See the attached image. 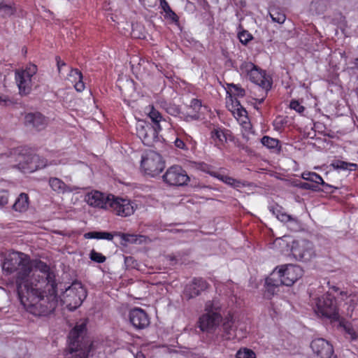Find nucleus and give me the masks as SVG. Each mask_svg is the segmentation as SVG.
<instances>
[{
  "instance_id": "nucleus-32",
  "label": "nucleus",
  "mask_w": 358,
  "mask_h": 358,
  "mask_svg": "<svg viewBox=\"0 0 358 358\" xmlns=\"http://www.w3.org/2000/svg\"><path fill=\"white\" fill-rule=\"evenodd\" d=\"M116 236L115 233H109L106 231H92L85 234L86 238H96V239H106L112 240Z\"/></svg>"
},
{
  "instance_id": "nucleus-37",
  "label": "nucleus",
  "mask_w": 358,
  "mask_h": 358,
  "mask_svg": "<svg viewBox=\"0 0 358 358\" xmlns=\"http://www.w3.org/2000/svg\"><path fill=\"white\" fill-rule=\"evenodd\" d=\"M334 292L337 293V296L336 297V300L338 301H343L345 303L347 301L348 299L349 298L350 294H348L345 291H341L338 287L332 286L330 287V292Z\"/></svg>"
},
{
  "instance_id": "nucleus-51",
  "label": "nucleus",
  "mask_w": 358,
  "mask_h": 358,
  "mask_svg": "<svg viewBox=\"0 0 358 358\" xmlns=\"http://www.w3.org/2000/svg\"><path fill=\"white\" fill-rule=\"evenodd\" d=\"M161 3H162V8H163L165 13L167 11H169V10H171L170 6H169V4L167 3V2L165 0H162Z\"/></svg>"
},
{
  "instance_id": "nucleus-6",
  "label": "nucleus",
  "mask_w": 358,
  "mask_h": 358,
  "mask_svg": "<svg viewBox=\"0 0 358 358\" xmlns=\"http://www.w3.org/2000/svg\"><path fill=\"white\" fill-rule=\"evenodd\" d=\"M276 243L282 248L286 246L287 252L289 250V247L284 239H278ZM290 251L296 259L305 262L309 261L315 255L313 243L306 240L294 241L292 242Z\"/></svg>"
},
{
  "instance_id": "nucleus-53",
  "label": "nucleus",
  "mask_w": 358,
  "mask_h": 358,
  "mask_svg": "<svg viewBox=\"0 0 358 358\" xmlns=\"http://www.w3.org/2000/svg\"><path fill=\"white\" fill-rule=\"evenodd\" d=\"M135 358H145V357L141 352H138L135 355Z\"/></svg>"
},
{
  "instance_id": "nucleus-54",
  "label": "nucleus",
  "mask_w": 358,
  "mask_h": 358,
  "mask_svg": "<svg viewBox=\"0 0 358 358\" xmlns=\"http://www.w3.org/2000/svg\"><path fill=\"white\" fill-rule=\"evenodd\" d=\"M303 187H304L305 188H308V189H310V188H315V185H310L308 183H304Z\"/></svg>"
},
{
  "instance_id": "nucleus-7",
  "label": "nucleus",
  "mask_w": 358,
  "mask_h": 358,
  "mask_svg": "<svg viewBox=\"0 0 358 358\" xmlns=\"http://www.w3.org/2000/svg\"><path fill=\"white\" fill-rule=\"evenodd\" d=\"M10 162H15L13 166L24 173H32L45 166L40 157L33 154H22L15 152L10 156Z\"/></svg>"
},
{
  "instance_id": "nucleus-46",
  "label": "nucleus",
  "mask_w": 358,
  "mask_h": 358,
  "mask_svg": "<svg viewBox=\"0 0 358 358\" xmlns=\"http://www.w3.org/2000/svg\"><path fill=\"white\" fill-rule=\"evenodd\" d=\"M290 108L299 113H303L305 109L297 101H291Z\"/></svg>"
},
{
  "instance_id": "nucleus-18",
  "label": "nucleus",
  "mask_w": 358,
  "mask_h": 358,
  "mask_svg": "<svg viewBox=\"0 0 358 358\" xmlns=\"http://www.w3.org/2000/svg\"><path fill=\"white\" fill-rule=\"evenodd\" d=\"M129 320L136 329H144L150 324L148 314L140 308H135L129 312Z\"/></svg>"
},
{
  "instance_id": "nucleus-26",
  "label": "nucleus",
  "mask_w": 358,
  "mask_h": 358,
  "mask_svg": "<svg viewBox=\"0 0 358 358\" xmlns=\"http://www.w3.org/2000/svg\"><path fill=\"white\" fill-rule=\"evenodd\" d=\"M72 83H75L74 87L78 92H83L85 90V84L83 82V75L77 69H72L69 73Z\"/></svg>"
},
{
  "instance_id": "nucleus-31",
  "label": "nucleus",
  "mask_w": 358,
  "mask_h": 358,
  "mask_svg": "<svg viewBox=\"0 0 358 358\" xmlns=\"http://www.w3.org/2000/svg\"><path fill=\"white\" fill-rule=\"evenodd\" d=\"M233 325H234V322H233L232 320H231V319L227 320L223 323V325H222V329L224 331L223 336L227 340L234 338V337L236 336V335L235 334L234 329L233 327Z\"/></svg>"
},
{
  "instance_id": "nucleus-43",
  "label": "nucleus",
  "mask_w": 358,
  "mask_h": 358,
  "mask_svg": "<svg viewBox=\"0 0 358 358\" xmlns=\"http://www.w3.org/2000/svg\"><path fill=\"white\" fill-rule=\"evenodd\" d=\"M9 201V193L7 191H0V208L6 206Z\"/></svg>"
},
{
  "instance_id": "nucleus-47",
  "label": "nucleus",
  "mask_w": 358,
  "mask_h": 358,
  "mask_svg": "<svg viewBox=\"0 0 358 358\" xmlns=\"http://www.w3.org/2000/svg\"><path fill=\"white\" fill-rule=\"evenodd\" d=\"M344 328L346 331V332L350 335L352 339H356L357 338V334L355 329L351 327L350 325H345Z\"/></svg>"
},
{
  "instance_id": "nucleus-40",
  "label": "nucleus",
  "mask_w": 358,
  "mask_h": 358,
  "mask_svg": "<svg viewBox=\"0 0 358 358\" xmlns=\"http://www.w3.org/2000/svg\"><path fill=\"white\" fill-rule=\"evenodd\" d=\"M236 358H255V354L250 350H239L236 353Z\"/></svg>"
},
{
  "instance_id": "nucleus-48",
  "label": "nucleus",
  "mask_w": 358,
  "mask_h": 358,
  "mask_svg": "<svg viewBox=\"0 0 358 358\" xmlns=\"http://www.w3.org/2000/svg\"><path fill=\"white\" fill-rule=\"evenodd\" d=\"M231 86L236 90L238 96H243L245 95V90L243 89L234 84H231Z\"/></svg>"
},
{
  "instance_id": "nucleus-8",
  "label": "nucleus",
  "mask_w": 358,
  "mask_h": 358,
  "mask_svg": "<svg viewBox=\"0 0 358 358\" xmlns=\"http://www.w3.org/2000/svg\"><path fill=\"white\" fill-rule=\"evenodd\" d=\"M86 296V291L81 283L76 282L63 292L61 301L69 310H73L82 304Z\"/></svg>"
},
{
  "instance_id": "nucleus-27",
  "label": "nucleus",
  "mask_w": 358,
  "mask_h": 358,
  "mask_svg": "<svg viewBox=\"0 0 358 358\" xmlns=\"http://www.w3.org/2000/svg\"><path fill=\"white\" fill-rule=\"evenodd\" d=\"M227 136L226 131L220 127H214L211 131V138L217 145L224 144L227 140Z\"/></svg>"
},
{
  "instance_id": "nucleus-19",
  "label": "nucleus",
  "mask_w": 358,
  "mask_h": 358,
  "mask_svg": "<svg viewBox=\"0 0 358 358\" xmlns=\"http://www.w3.org/2000/svg\"><path fill=\"white\" fill-rule=\"evenodd\" d=\"M221 321L220 313H205L199 319V327L202 331H210L217 327Z\"/></svg>"
},
{
  "instance_id": "nucleus-2",
  "label": "nucleus",
  "mask_w": 358,
  "mask_h": 358,
  "mask_svg": "<svg viewBox=\"0 0 358 358\" xmlns=\"http://www.w3.org/2000/svg\"><path fill=\"white\" fill-rule=\"evenodd\" d=\"M2 268L8 274L15 271L16 274V286L20 301L23 296V290H25L26 276L31 272L30 259L24 253L19 252H10L5 258L2 264Z\"/></svg>"
},
{
  "instance_id": "nucleus-9",
  "label": "nucleus",
  "mask_w": 358,
  "mask_h": 358,
  "mask_svg": "<svg viewBox=\"0 0 358 358\" xmlns=\"http://www.w3.org/2000/svg\"><path fill=\"white\" fill-rule=\"evenodd\" d=\"M141 167L145 174L155 177L162 173L165 165L159 153L150 150L145 152L142 156Z\"/></svg>"
},
{
  "instance_id": "nucleus-21",
  "label": "nucleus",
  "mask_w": 358,
  "mask_h": 358,
  "mask_svg": "<svg viewBox=\"0 0 358 358\" xmlns=\"http://www.w3.org/2000/svg\"><path fill=\"white\" fill-rule=\"evenodd\" d=\"M202 108L203 106L201 101L197 99H193L187 107V110L182 113L181 117H183L186 121L199 119Z\"/></svg>"
},
{
  "instance_id": "nucleus-3",
  "label": "nucleus",
  "mask_w": 358,
  "mask_h": 358,
  "mask_svg": "<svg viewBox=\"0 0 358 358\" xmlns=\"http://www.w3.org/2000/svg\"><path fill=\"white\" fill-rule=\"evenodd\" d=\"M303 274V269L297 265L284 264L277 266L266 280L268 286H291Z\"/></svg>"
},
{
  "instance_id": "nucleus-14",
  "label": "nucleus",
  "mask_w": 358,
  "mask_h": 358,
  "mask_svg": "<svg viewBox=\"0 0 358 358\" xmlns=\"http://www.w3.org/2000/svg\"><path fill=\"white\" fill-rule=\"evenodd\" d=\"M113 195L105 194L99 191H91L85 196V201L88 205L94 208H108Z\"/></svg>"
},
{
  "instance_id": "nucleus-28",
  "label": "nucleus",
  "mask_w": 358,
  "mask_h": 358,
  "mask_svg": "<svg viewBox=\"0 0 358 358\" xmlns=\"http://www.w3.org/2000/svg\"><path fill=\"white\" fill-rule=\"evenodd\" d=\"M270 210L273 213V215L276 216V218L279 222H288L295 221L294 218L283 212L282 208L279 206L271 207Z\"/></svg>"
},
{
  "instance_id": "nucleus-15",
  "label": "nucleus",
  "mask_w": 358,
  "mask_h": 358,
  "mask_svg": "<svg viewBox=\"0 0 358 358\" xmlns=\"http://www.w3.org/2000/svg\"><path fill=\"white\" fill-rule=\"evenodd\" d=\"M310 348L314 354L320 358H331L334 352L333 345L322 338L313 340Z\"/></svg>"
},
{
  "instance_id": "nucleus-45",
  "label": "nucleus",
  "mask_w": 358,
  "mask_h": 358,
  "mask_svg": "<svg viewBox=\"0 0 358 358\" xmlns=\"http://www.w3.org/2000/svg\"><path fill=\"white\" fill-rule=\"evenodd\" d=\"M164 17L169 20L171 22L176 23L178 21V16L172 10H169V11L165 13Z\"/></svg>"
},
{
  "instance_id": "nucleus-5",
  "label": "nucleus",
  "mask_w": 358,
  "mask_h": 358,
  "mask_svg": "<svg viewBox=\"0 0 358 358\" xmlns=\"http://www.w3.org/2000/svg\"><path fill=\"white\" fill-rule=\"evenodd\" d=\"M315 313L320 317L338 320L339 318L338 304L335 296L330 291L315 299Z\"/></svg>"
},
{
  "instance_id": "nucleus-24",
  "label": "nucleus",
  "mask_w": 358,
  "mask_h": 358,
  "mask_svg": "<svg viewBox=\"0 0 358 358\" xmlns=\"http://www.w3.org/2000/svg\"><path fill=\"white\" fill-rule=\"evenodd\" d=\"M211 176H213L215 178H217L220 181L223 182L224 183H225L234 188L238 189V188H241V187L245 186V183L244 182L236 180L235 178H233L229 177L226 175L213 172L211 173Z\"/></svg>"
},
{
  "instance_id": "nucleus-23",
  "label": "nucleus",
  "mask_w": 358,
  "mask_h": 358,
  "mask_svg": "<svg viewBox=\"0 0 358 358\" xmlns=\"http://www.w3.org/2000/svg\"><path fill=\"white\" fill-rule=\"evenodd\" d=\"M29 206V199L28 195L25 193H21L15 200L12 208L16 212L24 213L28 210Z\"/></svg>"
},
{
  "instance_id": "nucleus-10",
  "label": "nucleus",
  "mask_w": 358,
  "mask_h": 358,
  "mask_svg": "<svg viewBox=\"0 0 358 358\" xmlns=\"http://www.w3.org/2000/svg\"><path fill=\"white\" fill-rule=\"evenodd\" d=\"M36 65L30 64L25 69L15 72V80L20 94H28L31 90V78L36 73Z\"/></svg>"
},
{
  "instance_id": "nucleus-4",
  "label": "nucleus",
  "mask_w": 358,
  "mask_h": 358,
  "mask_svg": "<svg viewBox=\"0 0 358 358\" xmlns=\"http://www.w3.org/2000/svg\"><path fill=\"white\" fill-rule=\"evenodd\" d=\"M241 75L249 79L251 82L268 90L271 86V78L266 75L265 71L250 62H244L239 68Z\"/></svg>"
},
{
  "instance_id": "nucleus-50",
  "label": "nucleus",
  "mask_w": 358,
  "mask_h": 358,
  "mask_svg": "<svg viewBox=\"0 0 358 358\" xmlns=\"http://www.w3.org/2000/svg\"><path fill=\"white\" fill-rule=\"evenodd\" d=\"M0 103H3L4 105H8L11 103V101L7 96L0 94Z\"/></svg>"
},
{
  "instance_id": "nucleus-30",
  "label": "nucleus",
  "mask_w": 358,
  "mask_h": 358,
  "mask_svg": "<svg viewBox=\"0 0 358 358\" xmlns=\"http://www.w3.org/2000/svg\"><path fill=\"white\" fill-rule=\"evenodd\" d=\"M331 166L336 170H348L355 171L357 169V164L349 163L341 160H336L333 162Z\"/></svg>"
},
{
  "instance_id": "nucleus-25",
  "label": "nucleus",
  "mask_w": 358,
  "mask_h": 358,
  "mask_svg": "<svg viewBox=\"0 0 358 358\" xmlns=\"http://www.w3.org/2000/svg\"><path fill=\"white\" fill-rule=\"evenodd\" d=\"M115 235L120 236L124 241L129 243L141 244L145 243L147 240L146 236L141 235L124 234L121 232H115Z\"/></svg>"
},
{
  "instance_id": "nucleus-16",
  "label": "nucleus",
  "mask_w": 358,
  "mask_h": 358,
  "mask_svg": "<svg viewBox=\"0 0 358 358\" xmlns=\"http://www.w3.org/2000/svg\"><path fill=\"white\" fill-rule=\"evenodd\" d=\"M230 103H227L228 109L231 112L237 121L245 129L250 128V122L247 115V111L242 107L236 99H230Z\"/></svg>"
},
{
  "instance_id": "nucleus-33",
  "label": "nucleus",
  "mask_w": 358,
  "mask_h": 358,
  "mask_svg": "<svg viewBox=\"0 0 358 358\" xmlns=\"http://www.w3.org/2000/svg\"><path fill=\"white\" fill-rule=\"evenodd\" d=\"M220 303L217 299H213L208 301L206 303L205 311L206 313H220Z\"/></svg>"
},
{
  "instance_id": "nucleus-49",
  "label": "nucleus",
  "mask_w": 358,
  "mask_h": 358,
  "mask_svg": "<svg viewBox=\"0 0 358 358\" xmlns=\"http://www.w3.org/2000/svg\"><path fill=\"white\" fill-rule=\"evenodd\" d=\"M174 144L176 147L180 148V149H185V143L180 138H176L175 140Z\"/></svg>"
},
{
  "instance_id": "nucleus-35",
  "label": "nucleus",
  "mask_w": 358,
  "mask_h": 358,
  "mask_svg": "<svg viewBox=\"0 0 358 358\" xmlns=\"http://www.w3.org/2000/svg\"><path fill=\"white\" fill-rule=\"evenodd\" d=\"M302 178L306 180L313 182L317 185L324 184L322 178L314 172H304L302 173Z\"/></svg>"
},
{
  "instance_id": "nucleus-13",
  "label": "nucleus",
  "mask_w": 358,
  "mask_h": 358,
  "mask_svg": "<svg viewBox=\"0 0 358 358\" xmlns=\"http://www.w3.org/2000/svg\"><path fill=\"white\" fill-rule=\"evenodd\" d=\"M109 207L117 215L128 217L134 214L137 206L129 199L115 197L113 195Z\"/></svg>"
},
{
  "instance_id": "nucleus-12",
  "label": "nucleus",
  "mask_w": 358,
  "mask_h": 358,
  "mask_svg": "<svg viewBox=\"0 0 358 358\" xmlns=\"http://www.w3.org/2000/svg\"><path fill=\"white\" fill-rule=\"evenodd\" d=\"M136 134L143 144L150 146L158 141L159 130L144 120H138L136 123Z\"/></svg>"
},
{
  "instance_id": "nucleus-29",
  "label": "nucleus",
  "mask_w": 358,
  "mask_h": 358,
  "mask_svg": "<svg viewBox=\"0 0 358 358\" xmlns=\"http://www.w3.org/2000/svg\"><path fill=\"white\" fill-rule=\"evenodd\" d=\"M148 115L155 124L152 127L160 131L162 130L160 122L164 121L160 113L152 106L150 108Z\"/></svg>"
},
{
  "instance_id": "nucleus-42",
  "label": "nucleus",
  "mask_w": 358,
  "mask_h": 358,
  "mask_svg": "<svg viewBox=\"0 0 358 358\" xmlns=\"http://www.w3.org/2000/svg\"><path fill=\"white\" fill-rule=\"evenodd\" d=\"M90 259L98 263H103L106 261V257L102 254L97 252L94 250H92L90 252Z\"/></svg>"
},
{
  "instance_id": "nucleus-38",
  "label": "nucleus",
  "mask_w": 358,
  "mask_h": 358,
  "mask_svg": "<svg viewBox=\"0 0 358 358\" xmlns=\"http://www.w3.org/2000/svg\"><path fill=\"white\" fill-rule=\"evenodd\" d=\"M15 12V8L10 5L3 4L2 1L0 3V16L7 17L12 15Z\"/></svg>"
},
{
  "instance_id": "nucleus-41",
  "label": "nucleus",
  "mask_w": 358,
  "mask_h": 358,
  "mask_svg": "<svg viewBox=\"0 0 358 358\" xmlns=\"http://www.w3.org/2000/svg\"><path fill=\"white\" fill-rule=\"evenodd\" d=\"M238 38L241 43L245 45L252 39V36L247 31H242L238 34Z\"/></svg>"
},
{
  "instance_id": "nucleus-22",
  "label": "nucleus",
  "mask_w": 358,
  "mask_h": 358,
  "mask_svg": "<svg viewBox=\"0 0 358 358\" xmlns=\"http://www.w3.org/2000/svg\"><path fill=\"white\" fill-rule=\"evenodd\" d=\"M48 184L51 189L57 194H64L73 191L72 188L65 184L60 178L56 177L50 178Z\"/></svg>"
},
{
  "instance_id": "nucleus-52",
  "label": "nucleus",
  "mask_w": 358,
  "mask_h": 358,
  "mask_svg": "<svg viewBox=\"0 0 358 358\" xmlns=\"http://www.w3.org/2000/svg\"><path fill=\"white\" fill-rule=\"evenodd\" d=\"M57 68L58 71L60 72L62 66L65 65V63L60 60V59H57Z\"/></svg>"
},
{
  "instance_id": "nucleus-34",
  "label": "nucleus",
  "mask_w": 358,
  "mask_h": 358,
  "mask_svg": "<svg viewBox=\"0 0 358 358\" xmlns=\"http://www.w3.org/2000/svg\"><path fill=\"white\" fill-rule=\"evenodd\" d=\"M358 303V296L355 294H350L349 298L345 303V306H347V315L350 317H352V312L355 307Z\"/></svg>"
},
{
  "instance_id": "nucleus-1",
  "label": "nucleus",
  "mask_w": 358,
  "mask_h": 358,
  "mask_svg": "<svg viewBox=\"0 0 358 358\" xmlns=\"http://www.w3.org/2000/svg\"><path fill=\"white\" fill-rule=\"evenodd\" d=\"M30 266L20 302L31 314L45 317L54 312L58 303L56 275L40 260H30Z\"/></svg>"
},
{
  "instance_id": "nucleus-11",
  "label": "nucleus",
  "mask_w": 358,
  "mask_h": 358,
  "mask_svg": "<svg viewBox=\"0 0 358 358\" xmlns=\"http://www.w3.org/2000/svg\"><path fill=\"white\" fill-rule=\"evenodd\" d=\"M163 180L169 185L183 186L187 185L189 178L181 166L174 165L166 171Z\"/></svg>"
},
{
  "instance_id": "nucleus-17",
  "label": "nucleus",
  "mask_w": 358,
  "mask_h": 358,
  "mask_svg": "<svg viewBox=\"0 0 358 358\" xmlns=\"http://www.w3.org/2000/svg\"><path fill=\"white\" fill-rule=\"evenodd\" d=\"M208 283L202 278H194L188 283L184 289V296L189 300L199 296L201 292L208 288Z\"/></svg>"
},
{
  "instance_id": "nucleus-20",
  "label": "nucleus",
  "mask_w": 358,
  "mask_h": 358,
  "mask_svg": "<svg viewBox=\"0 0 358 358\" xmlns=\"http://www.w3.org/2000/svg\"><path fill=\"white\" fill-rule=\"evenodd\" d=\"M24 124L28 127L41 130L46 127L48 121L47 119L39 113H28L24 117Z\"/></svg>"
},
{
  "instance_id": "nucleus-44",
  "label": "nucleus",
  "mask_w": 358,
  "mask_h": 358,
  "mask_svg": "<svg viewBox=\"0 0 358 358\" xmlns=\"http://www.w3.org/2000/svg\"><path fill=\"white\" fill-rule=\"evenodd\" d=\"M166 111L168 113L173 116H178L180 115V108L176 105H170L166 108Z\"/></svg>"
},
{
  "instance_id": "nucleus-36",
  "label": "nucleus",
  "mask_w": 358,
  "mask_h": 358,
  "mask_svg": "<svg viewBox=\"0 0 358 358\" xmlns=\"http://www.w3.org/2000/svg\"><path fill=\"white\" fill-rule=\"evenodd\" d=\"M262 143L269 149L279 148V141L276 138H271L269 136H264L261 141Z\"/></svg>"
},
{
  "instance_id": "nucleus-39",
  "label": "nucleus",
  "mask_w": 358,
  "mask_h": 358,
  "mask_svg": "<svg viewBox=\"0 0 358 358\" xmlns=\"http://www.w3.org/2000/svg\"><path fill=\"white\" fill-rule=\"evenodd\" d=\"M270 16L273 22H278L279 24H282L286 19L285 14L278 12L276 10L270 12Z\"/></svg>"
}]
</instances>
